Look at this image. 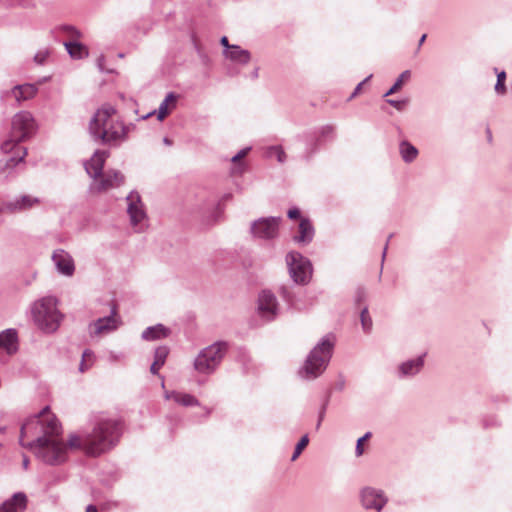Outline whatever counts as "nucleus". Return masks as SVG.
I'll return each instance as SVG.
<instances>
[{
	"label": "nucleus",
	"instance_id": "37998d69",
	"mask_svg": "<svg viewBox=\"0 0 512 512\" xmlns=\"http://www.w3.org/2000/svg\"><path fill=\"white\" fill-rule=\"evenodd\" d=\"M387 103L396 108L397 110L401 111L405 108L407 101L406 100H393L388 99Z\"/></svg>",
	"mask_w": 512,
	"mask_h": 512
},
{
	"label": "nucleus",
	"instance_id": "6e6552de",
	"mask_svg": "<svg viewBox=\"0 0 512 512\" xmlns=\"http://www.w3.org/2000/svg\"><path fill=\"white\" fill-rule=\"evenodd\" d=\"M286 264L292 280L301 285L307 284L312 276L310 261L299 252H289L286 255Z\"/></svg>",
	"mask_w": 512,
	"mask_h": 512
},
{
	"label": "nucleus",
	"instance_id": "4be33fe9",
	"mask_svg": "<svg viewBox=\"0 0 512 512\" xmlns=\"http://www.w3.org/2000/svg\"><path fill=\"white\" fill-rule=\"evenodd\" d=\"M170 330L162 324L147 327L142 332V339L146 341H154L168 337Z\"/></svg>",
	"mask_w": 512,
	"mask_h": 512
},
{
	"label": "nucleus",
	"instance_id": "6ab92c4d",
	"mask_svg": "<svg viewBox=\"0 0 512 512\" xmlns=\"http://www.w3.org/2000/svg\"><path fill=\"white\" fill-rule=\"evenodd\" d=\"M314 237V227L308 218H301L298 226V234L293 237V240L302 245L309 244Z\"/></svg>",
	"mask_w": 512,
	"mask_h": 512
},
{
	"label": "nucleus",
	"instance_id": "5fc2aeb1",
	"mask_svg": "<svg viewBox=\"0 0 512 512\" xmlns=\"http://www.w3.org/2000/svg\"><path fill=\"white\" fill-rule=\"evenodd\" d=\"M163 142H164V144H165V145H167V146L172 145V140H170V139H169V138H167V137H165V138L163 139Z\"/></svg>",
	"mask_w": 512,
	"mask_h": 512
},
{
	"label": "nucleus",
	"instance_id": "c9c22d12",
	"mask_svg": "<svg viewBox=\"0 0 512 512\" xmlns=\"http://www.w3.org/2000/svg\"><path fill=\"white\" fill-rule=\"evenodd\" d=\"M505 80H506V73L505 71H501L497 74V81L495 84V91L499 95H504L506 93V86H505Z\"/></svg>",
	"mask_w": 512,
	"mask_h": 512
},
{
	"label": "nucleus",
	"instance_id": "3c124183",
	"mask_svg": "<svg viewBox=\"0 0 512 512\" xmlns=\"http://www.w3.org/2000/svg\"><path fill=\"white\" fill-rule=\"evenodd\" d=\"M85 512H98V510L96 506L88 505Z\"/></svg>",
	"mask_w": 512,
	"mask_h": 512
},
{
	"label": "nucleus",
	"instance_id": "1a4fd4ad",
	"mask_svg": "<svg viewBox=\"0 0 512 512\" xmlns=\"http://www.w3.org/2000/svg\"><path fill=\"white\" fill-rule=\"evenodd\" d=\"M126 202L131 226L136 232L142 231L146 226L147 214L140 195L136 191H131L126 197Z\"/></svg>",
	"mask_w": 512,
	"mask_h": 512
},
{
	"label": "nucleus",
	"instance_id": "09e8293b",
	"mask_svg": "<svg viewBox=\"0 0 512 512\" xmlns=\"http://www.w3.org/2000/svg\"><path fill=\"white\" fill-rule=\"evenodd\" d=\"M324 416H325V407H323V408L321 409V411L319 412L318 422H317V424H316V429H317V430L320 428L321 423H322V421H323V419H324Z\"/></svg>",
	"mask_w": 512,
	"mask_h": 512
},
{
	"label": "nucleus",
	"instance_id": "6e6d98bb",
	"mask_svg": "<svg viewBox=\"0 0 512 512\" xmlns=\"http://www.w3.org/2000/svg\"><path fill=\"white\" fill-rule=\"evenodd\" d=\"M387 248H388V242L386 243L384 250H383L382 261L385 259Z\"/></svg>",
	"mask_w": 512,
	"mask_h": 512
},
{
	"label": "nucleus",
	"instance_id": "c756f323",
	"mask_svg": "<svg viewBox=\"0 0 512 512\" xmlns=\"http://www.w3.org/2000/svg\"><path fill=\"white\" fill-rule=\"evenodd\" d=\"M22 141L23 140H18L16 137H13L12 133H10V136L2 142L1 151L5 154L17 153L18 148H25L19 145Z\"/></svg>",
	"mask_w": 512,
	"mask_h": 512
},
{
	"label": "nucleus",
	"instance_id": "2eb2a0df",
	"mask_svg": "<svg viewBox=\"0 0 512 512\" xmlns=\"http://www.w3.org/2000/svg\"><path fill=\"white\" fill-rule=\"evenodd\" d=\"M258 310L263 318L272 320L277 314V300L270 291H262L258 298Z\"/></svg>",
	"mask_w": 512,
	"mask_h": 512
},
{
	"label": "nucleus",
	"instance_id": "49530a36",
	"mask_svg": "<svg viewBox=\"0 0 512 512\" xmlns=\"http://www.w3.org/2000/svg\"><path fill=\"white\" fill-rule=\"evenodd\" d=\"M249 150H250V148H244V149L240 150L235 156L232 157V159H231L232 162H236V161L240 160L241 158L245 157Z\"/></svg>",
	"mask_w": 512,
	"mask_h": 512
},
{
	"label": "nucleus",
	"instance_id": "cd10ccee",
	"mask_svg": "<svg viewBox=\"0 0 512 512\" xmlns=\"http://www.w3.org/2000/svg\"><path fill=\"white\" fill-rule=\"evenodd\" d=\"M168 354L169 348L167 346H159L155 349L154 362L150 367L152 374H158L159 369L165 364Z\"/></svg>",
	"mask_w": 512,
	"mask_h": 512
},
{
	"label": "nucleus",
	"instance_id": "423d86ee",
	"mask_svg": "<svg viewBox=\"0 0 512 512\" xmlns=\"http://www.w3.org/2000/svg\"><path fill=\"white\" fill-rule=\"evenodd\" d=\"M36 457L49 465H59L67 459V448L59 436L38 437L27 444Z\"/></svg>",
	"mask_w": 512,
	"mask_h": 512
},
{
	"label": "nucleus",
	"instance_id": "412c9836",
	"mask_svg": "<svg viewBox=\"0 0 512 512\" xmlns=\"http://www.w3.org/2000/svg\"><path fill=\"white\" fill-rule=\"evenodd\" d=\"M0 348L5 349L9 354L17 350V332L15 329H6L0 332Z\"/></svg>",
	"mask_w": 512,
	"mask_h": 512
},
{
	"label": "nucleus",
	"instance_id": "7c9ffc66",
	"mask_svg": "<svg viewBox=\"0 0 512 512\" xmlns=\"http://www.w3.org/2000/svg\"><path fill=\"white\" fill-rule=\"evenodd\" d=\"M177 96L170 92L166 95L165 99L161 102L158 111L157 118L159 120H163L168 114V105L171 103L175 106Z\"/></svg>",
	"mask_w": 512,
	"mask_h": 512
},
{
	"label": "nucleus",
	"instance_id": "13d9d810",
	"mask_svg": "<svg viewBox=\"0 0 512 512\" xmlns=\"http://www.w3.org/2000/svg\"><path fill=\"white\" fill-rule=\"evenodd\" d=\"M487 133H488V138H489V140H491V138H492V134H491V132H490V130H489V129L487 130Z\"/></svg>",
	"mask_w": 512,
	"mask_h": 512
},
{
	"label": "nucleus",
	"instance_id": "f257e3e1",
	"mask_svg": "<svg viewBox=\"0 0 512 512\" xmlns=\"http://www.w3.org/2000/svg\"><path fill=\"white\" fill-rule=\"evenodd\" d=\"M122 433L121 423L114 419L100 420L91 434L83 440L76 434L70 435L68 445L70 448H81L89 456H99L113 448Z\"/></svg>",
	"mask_w": 512,
	"mask_h": 512
},
{
	"label": "nucleus",
	"instance_id": "ddd939ff",
	"mask_svg": "<svg viewBox=\"0 0 512 512\" xmlns=\"http://www.w3.org/2000/svg\"><path fill=\"white\" fill-rule=\"evenodd\" d=\"M125 177L118 170H107L91 184V191L101 193L110 189L118 188L124 184Z\"/></svg>",
	"mask_w": 512,
	"mask_h": 512
},
{
	"label": "nucleus",
	"instance_id": "58836bf2",
	"mask_svg": "<svg viewBox=\"0 0 512 512\" xmlns=\"http://www.w3.org/2000/svg\"><path fill=\"white\" fill-rule=\"evenodd\" d=\"M268 156H276L280 163H283L286 159V154L281 146H272L268 150Z\"/></svg>",
	"mask_w": 512,
	"mask_h": 512
},
{
	"label": "nucleus",
	"instance_id": "dca6fc26",
	"mask_svg": "<svg viewBox=\"0 0 512 512\" xmlns=\"http://www.w3.org/2000/svg\"><path fill=\"white\" fill-rule=\"evenodd\" d=\"M52 260L55 264L57 271L65 276H72L75 271V265L71 255L65 250H55L52 255Z\"/></svg>",
	"mask_w": 512,
	"mask_h": 512
},
{
	"label": "nucleus",
	"instance_id": "c85d7f7f",
	"mask_svg": "<svg viewBox=\"0 0 512 512\" xmlns=\"http://www.w3.org/2000/svg\"><path fill=\"white\" fill-rule=\"evenodd\" d=\"M64 46L68 54L74 59H82L88 56L86 46L77 41L65 42Z\"/></svg>",
	"mask_w": 512,
	"mask_h": 512
},
{
	"label": "nucleus",
	"instance_id": "72a5a7b5",
	"mask_svg": "<svg viewBox=\"0 0 512 512\" xmlns=\"http://www.w3.org/2000/svg\"><path fill=\"white\" fill-rule=\"evenodd\" d=\"M94 358V354L90 350H85L82 354V361L79 365V371H86L92 364Z\"/></svg>",
	"mask_w": 512,
	"mask_h": 512
},
{
	"label": "nucleus",
	"instance_id": "9d476101",
	"mask_svg": "<svg viewBox=\"0 0 512 512\" xmlns=\"http://www.w3.org/2000/svg\"><path fill=\"white\" fill-rule=\"evenodd\" d=\"M280 217H263L252 222L250 232L254 238L270 240L278 236Z\"/></svg>",
	"mask_w": 512,
	"mask_h": 512
},
{
	"label": "nucleus",
	"instance_id": "20e7f679",
	"mask_svg": "<svg viewBox=\"0 0 512 512\" xmlns=\"http://www.w3.org/2000/svg\"><path fill=\"white\" fill-rule=\"evenodd\" d=\"M335 344L333 335H326L311 350L303 367L299 370V375L305 380H312L320 376L326 369Z\"/></svg>",
	"mask_w": 512,
	"mask_h": 512
},
{
	"label": "nucleus",
	"instance_id": "e433bc0d",
	"mask_svg": "<svg viewBox=\"0 0 512 512\" xmlns=\"http://www.w3.org/2000/svg\"><path fill=\"white\" fill-rule=\"evenodd\" d=\"M335 136V128L333 125H324L318 130V138L332 139Z\"/></svg>",
	"mask_w": 512,
	"mask_h": 512
},
{
	"label": "nucleus",
	"instance_id": "aec40b11",
	"mask_svg": "<svg viewBox=\"0 0 512 512\" xmlns=\"http://www.w3.org/2000/svg\"><path fill=\"white\" fill-rule=\"evenodd\" d=\"M40 199L31 195H21L10 201L7 207L11 211H24L40 204Z\"/></svg>",
	"mask_w": 512,
	"mask_h": 512
},
{
	"label": "nucleus",
	"instance_id": "0eeeda50",
	"mask_svg": "<svg viewBox=\"0 0 512 512\" xmlns=\"http://www.w3.org/2000/svg\"><path fill=\"white\" fill-rule=\"evenodd\" d=\"M226 342H215L202 349L194 360V368L198 373H213L221 363L226 351Z\"/></svg>",
	"mask_w": 512,
	"mask_h": 512
},
{
	"label": "nucleus",
	"instance_id": "7ed1b4c3",
	"mask_svg": "<svg viewBox=\"0 0 512 512\" xmlns=\"http://www.w3.org/2000/svg\"><path fill=\"white\" fill-rule=\"evenodd\" d=\"M61 426L56 417L50 413L49 407L43 408L37 415L26 420L20 431L19 442L23 447L27 448L26 438L60 436Z\"/></svg>",
	"mask_w": 512,
	"mask_h": 512
},
{
	"label": "nucleus",
	"instance_id": "393cba45",
	"mask_svg": "<svg viewBox=\"0 0 512 512\" xmlns=\"http://www.w3.org/2000/svg\"><path fill=\"white\" fill-rule=\"evenodd\" d=\"M165 398L168 400L173 399L176 403L186 407L199 405L198 400L193 395L187 393L166 392Z\"/></svg>",
	"mask_w": 512,
	"mask_h": 512
},
{
	"label": "nucleus",
	"instance_id": "79ce46f5",
	"mask_svg": "<svg viewBox=\"0 0 512 512\" xmlns=\"http://www.w3.org/2000/svg\"><path fill=\"white\" fill-rule=\"evenodd\" d=\"M63 31H65L71 38H75V39H78L81 37V33L80 31L75 28L74 26H69V25H66V26H63Z\"/></svg>",
	"mask_w": 512,
	"mask_h": 512
},
{
	"label": "nucleus",
	"instance_id": "9b49d317",
	"mask_svg": "<svg viewBox=\"0 0 512 512\" xmlns=\"http://www.w3.org/2000/svg\"><path fill=\"white\" fill-rule=\"evenodd\" d=\"M35 124L29 112L21 111L12 119L11 132L18 140H26L34 132Z\"/></svg>",
	"mask_w": 512,
	"mask_h": 512
},
{
	"label": "nucleus",
	"instance_id": "473e14b6",
	"mask_svg": "<svg viewBox=\"0 0 512 512\" xmlns=\"http://www.w3.org/2000/svg\"><path fill=\"white\" fill-rule=\"evenodd\" d=\"M410 78V71L409 70H405L403 71L398 79L396 80V82L394 83V85L384 94V97H387L393 93H395L396 91H398L403 83L408 80Z\"/></svg>",
	"mask_w": 512,
	"mask_h": 512
},
{
	"label": "nucleus",
	"instance_id": "a211bd4d",
	"mask_svg": "<svg viewBox=\"0 0 512 512\" xmlns=\"http://www.w3.org/2000/svg\"><path fill=\"white\" fill-rule=\"evenodd\" d=\"M26 507V495L22 492H17L0 506V512H24Z\"/></svg>",
	"mask_w": 512,
	"mask_h": 512
},
{
	"label": "nucleus",
	"instance_id": "39448f33",
	"mask_svg": "<svg viewBox=\"0 0 512 512\" xmlns=\"http://www.w3.org/2000/svg\"><path fill=\"white\" fill-rule=\"evenodd\" d=\"M57 303L55 297L46 296L35 301L31 306L35 325L45 333H53L60 326L63 315L58 310Z\"/></svg>",
	"mask_w": 512,
	"mask_h": 512
},
{
	"label": "nucleus",
	"instance_id": "4d7b16f0",
	"mask_svg": "<svg viewBox=\"0 0 512 512\" xmlns=\"http://www.w3.org/2000/svg\"><path fill=\"white\" fill-rule=\"evenodd\" d=\"M426 39V34H423L419 40V47L423 44V42L425 41Z\"/></svg>",
	"mask_w": 512,
	"mask_h": 512
},
{
	"label": "nucleus",
	"instance_id": "bb28decb",
	"mask_svg": "<svg viewBox=\"0 0 512 512\" xmlns=\"http://www.w3.org/2000/svg\"><path fill=\"white\" fill-rule=\"evenodd\" d=\"M399 153L405 163H412L418 156V149L410 142L403 140L399 144Z\"/></svg>",
	"mask_w": 512,
	"mask_h": 512
},
{
	"label": "nucleus",
	"instance_id": "864d4df0",
	"mask_svg": "<svg viewBox=\"0 0 512 512\" xmlns=\"http://www.w3.org/2000/svg\"><path fill=\"white\" fill-rule=\"evenodd\" d=\"M281 293H282L283 297H284L287 301H290V298H289V296H288V293H287L286 288H282V289H281Z\"/></svg>",
	"mask_w": 512,
	"mask_h": 512
},
{
	"label": "nucleus",
	"instance_id": "4468645a",
	"mask_svg": "<svg viewBox=\"0 0 512 512\" xmlns=\"http://www.w3.org/2000/svg\"><path fill=\"white\" fill-rule=\"evenodd\" d=\"M361 503L365 509L381 511L387 503V498L381 490L365 487L361 490Z\"/></svg>",
	"mask_w": 512,
	"mask_h": 512
},
{
	"label": "nucleus",
	"instance_id": "a878e982",
	"mask_svg": "<svg viewBox=\"0 0 512 512\" xmlns=\"http://www.w3.org/2000/svg\"><path fill=\"white\" fill-rule=\"evenodd\" d=\"M37 87L33 84L17 85L13 88V95L17 101L33 98L37 93Z\"/></svg>",
	"mask_w": 512,
	"mask_h": 512
},
{
	"label": "nucleus",
	"instance_id": "ea45409f",
	"mask_svg": "<svg viewBox=\"0 0 512 512\" xmlns=\"http://www.w3.org/2000/svg\"><path fill=\"white\" fill-rule=\"evenodd\" d=\"M48 57H49L48 50H46V49L40 50L35 54L34 61H35V63H37L39 65H43L46 62Z\"/></svg>",
	"mask_w": 512,
	"mask_h": 512
},
{
	"label": "nucleus",
	"instance_id": "c03bdc74",
	"mask_svg": "<svg viewBox=\"0 0 512 512\" xmlns=\"http://www.w3.org/2000/svg\"><path fill=\"white\" fill-rule=\"evenodd\" d=\"M355 302L356 303H361V302H364L367 298V293L365 291L364 288H358L355 292Z\"/></svg>",
	"mask_w": 512,
	"mask_h": 512
},
{
	"label": "nucleus",
	"instance_id": "2f4dec72",
	"mask_svg": "<svg viewBox=\"0 0 512 512\" xmlns=\"http://www.w3.org/2000/svg\"><path fill=\"white\" fill-rule=\"evenodd\" d=\"M12 157H10L6 162V167L13 168L17 166L19 163L24 162L25 157L27 156L26 148H18V152L14 153Z\"/></svg>",
	"mask_w": 512,
	"mask_h": 512
},
{
	"label": "nucleus",
	"instance_id": "f03ea898",
	"mask_svg": "<svg viewBox=\"0 0 512 512\" xmlns=\"http://www.w3.org/2000/svg\"><path fill=\"white\" fill-rule=\"evenodd\" d=\"M89 131L95 140L109 145H118L127 137V128L116 117L112 106H103L96 111L89 123Z\"/></svg>",
	"mask_w": 512,
	"mask_h": 512
},
{
	"label": "nucleus",
	"instance_id": "8fccbe9b",
	"mask_svg": "<svg viewBox=\"0 0 512 512\" xmlns=\"http://www.w3.org/2000/svg\"><path fill=\"white\" fill-rule=\"evenodd\" d=\"M220 43L222 46H224L226 48V51H229L231 50V46L228 42V38L226 36H223L221 39H220Z\"/></svg>",
	"mask_w": 512,
	"mask_h": 512
},
{
	"label": "nucleus",
	"instance_id": "603ef678",
	"mask_svg": "<svg viewBox=\"0 0 512 512\" xmlns=\"http://www.w3.org/2000/svg\"><path fill=\"white\" fill-rule=\"evenodd\" d=\"M22 464H23V468H24V469H27V468H28V466H29V459H28V457H27V456H25V455L23 456V463H22Z\"/></svg>",
	"mask_w": 512,
	"mask_h": 512
},
{
	"label": "nucleus",
	"instance_id": "a19ab883",
	"mask_svg": "<svg viewBox=\"0 0 512 512\" xmlns=\"http://www.w3.org/2000/svg\"><path fill=\"white\" fill-rule=\"evenodd\" d=\"M370 436H371V433L367 432L364 436L360 437L357 440V444H356V448H355L356 456H361L363 454L364 449H363V446H362V442L367 440Z\"/></svg>",
	"mask_w": 512,
	"mask_h": 512
},
{
	"label": "nucleus",
	"instance_id": "5701e85b",
	"mask_svg": "<svg viewBox=\"0 0 512 512\" xmlns=\"http://www.w3.org/2000/svg\"><path fill=\"white\" fill-rule=\"evenodd\" d=\"M225 56L234 62L240 64H247L251 59V54L248 50L242 49L238 45H232L231 50L225 51Z\"/></svg>",
	"mask_w": 512,
	"mask_h": 512
},
{
	"label": "nucleus",
	"instance_id": "b1692460",
	"mask_svg": "<svg viewBox=\"0 0 512 512\" xmlns=\"http://www.w3.org/2000/svg\"><path fill=\"white\" fill-rule=\"evenodd\" d=\"M423 364V356H419L416 359L403 362L399 367V371L403 376H413L421 370Z\"/></svg>",
	"mask_w": 512,
	"mask_h": 512
},
{
	"label": "nucleus",
	"instance_id": "de8ad7c7",
	"mask_svg": "<svg viewBox=\"0 0 512 512\" xmlns=\"http://www.w3.org/2000/svg\"><path fill=\"white\" fill-rule=\"evenodd\" d=\"M287 216L290 219H296L300 217V211L297 208H292L288 211Z\"/></svg>",
	"mask_w": 512,
	"mask_h": 512
},
{
	"label": "nucleus",
	"instance_id": "4c0bfd02",
	"mask_svg": "<svg viewBox=\"0 0 512 512\" xmlns=\"http://www.w3.org/2000/svg\"><path fill=\"white\" fill-rule=\"evenodd\" d=\"M309 443V438H308V435H304L300 441L297 443L296 447H295V450H294V453L291 457V461H295L299 456L300 454L302 453L303 449L308 445Z\"/></svg>",
	"mask_w": 512,
	"mask_h": 512
},
{
	"label": "nucleus",
	"instance_id": "f8f14e48",
	"mask_svg": "<svg viewBox=\"0 0 512 512\" xmlns=\"http://www.w3.org/2000/svg\"><path fill=\"white\" fill-rule=\"evenodd\" d=\"M122 324L121 318L117 313V308L112 307L110 315L98 318L90 324V335L100 336L117 330Z\"/></svg>",
	"mask_w": 512,
	"mask_h": 512
},
{
	"label": "nucleus",
	"instance_id": "a18cd8bd",
	"mask_svg": "<svg viewBox=\"0 0 512 512\" xmlns=\"http://www.w3.org/2000/svg\"><path fill=\"white\" fill-rule=\"evenodd\" d=\"M372 77V75L368 76L366 79H364L362 82H360L354 89L353 93L351 94L350 98L349 99H352L354 98L355 96H357L361 89H362V86L364 85L365 82H367L370 78Z\"/></svg>",
	"mask_w": 512,
	"mask_h": 512
},
{
	"label": "nucleus",
	"instance_id": "f704fd0d",
	"mask_svg": "<svg viewBox=\"0 0 512 512\" xmlns=\"http://www.w3.org/2000/svg\"><path fill=\"white\" fill-rule=\"evenodd\" d=\"M361 325L365 332H370L372 328V319L369 316L368 308L364 307L360 312Z\"/></svg>",
	"mask_w": 512,
	"mask_h": 512
},
{
	"label": "nucleus",
	"instance_id": "bf43d9fd",
	"mask_svg": "<svg viewBox=\"0 0 512 512\" xmlns=\"http://www.w3.org/2000/svg\"><path fill=\"white\" fill-rule=\"evenodd\" d=\"M315 150H316V147L314 148V150H313L310 154H308V157H311V154H312Z\"/></svg>",
	"mask_w": 512,
	"mask_h": 512
},
{
	"label": "nucleus",
	"instance_id": "f3484780",
	"mask_svg": "<svg viewBox=\"0 0 512 512\" xmlns=\"http://www.w3.org/2000/svg\"><path fill=\"white\" fill-rule=\"evenodd\" d=\"M109 152L105 150H96L90 160L85 163V170L88 175L96 179L103 173V168Z\"/></svg>",
	"mask_w": 512,
	"mask_h": 512
}]
</instances>
